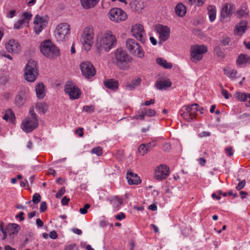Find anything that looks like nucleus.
<instances>
[{
    "instance_id": "obj_1",
    "label": "nucleus",
    "mask_w": 250,
    "mask_h": 250,
    "mask_svg": "<svg viewBox=\"0 0 250 250\" xmlns=\"http://www.w3.org/2000/svg\"><path fill=\"white\" fill-rule=\"evenodd\" d=\"M116 42V37L112 32L109 30L105 31L97 37L96 46L98 49V53L101 54L102 50L108 52L115 46Z\"/></svg>"
},
{
    "instance_id": "obj_2",
    "label": "nucleus",
    "mask_w": 250,
    "mask_h": 250,
    "mask_svg": "<svg viewBox=\"0 0 250 250\" xmlns=\"http://www.w3.org/2000/svg\"><path fill=\"white\" fill-rule=\"evenodd\" d=\"M113 61L116 66L122 70H127L132 59L126 51L122 48L116 49L113 53Z\"/></svg>"
},
{
    "instance_id": "obj_3",
    "label": "nucleus",
    "mask_w": 250,
    "mask_h": 250,
    "mask_svg": "<svg viewBox=\"0 0 250 250\" xmlns=\"http://www.w3.org/2000/svg\"><path fill=\"white\" fill-rule=\"evenodd\" d=\"M40 48L41 53L49 59H56L61 54L59 48L49 40L42 42Z\"/></svg>"
},
{
    "instance_id": "obj_4",
    "label": "nucleus",
    "mask_w": 250,
    "mask_h": 250,
    "mask_svg": "<svg viewBox=\"0 0 250 250\" xmlns=\"http://www.w3.org/2000/svg\"><path fill=\"white\" fill-rule=\"evenodd\" d=\"M38 125V120L34 108H30L29 115L23 120L21 128L24 132L29 133L36 128Z\"/></svg>"
},
{
    "instance_id": "obj_5",
    "label": "nucleus",
    "mask_w": 250,
    "mask_h": 250,
    "mask_svg": "<svg viewBox=\"0 0 250 250\" xmlns=\"http://www.w3.org/2000/svg\"><path fill=\"white\" fill-rule=\"evenodd\" d=\"M93 28L91 26L84 28L81 38L83 48L86 51L90 50L94 42Z\"/></svg>"
},
{
    "instance_id": "obj_6",
    "label": "nucleus",
    "mask_w": 250,
    "mask_h": 250,
    "mask_svg": "<svg viewBox=\"0 0 250 250\" xmlns=\"http://www.w3.org/2000/svg\"><path fill=\"white\" fill-rule=\"evenodd\" d=\"M126 46L128 51L134 56L143 58L145 52L139 43L133 39H128L126 42Z\"/></svg>"
},
{
    "instance_id": "obj_7",
    "label": "nucleus",
    "mask_w": 250,
    "mask_h": 250,
    "mask_svg": "<svg viewBox=\"0 0 250 250\" xmlns=\"http://www.w3.org/2000/svg\"><path fill=\"white\" fill-rule=\"evenodd\" d=\"M38 74L37 68V62L33 60H30L24 68V78L29 82H34Z\"/></svg>"
},
{
    "instance_id": "obj_8",
    "label": "nucleus",
    "mask_w": 250,
    "mask_h": 250,
    "mask_svg": "<svg viewBox=\"0 0 250 250\" xmlns=\"http://www.w3.org/2000/svg\"><path fill=\"white\" fill-rule=\"evenodd\" d=\"M70 32V25L67 23H61L56 27L55 36L57 41L63 42L68 39Z\"/></svg>"
},
{
    "instance_id": "obj_9",
    "label": "nucleus",
    "mask_w": 250,
    "mask_h": 250,
    "mask_svg": "<svg viewBox=\"0 0 250 250\" xmlns=\"http://www.w3.org/2000/svg\"><path fill=\"white\" fill-rule=\"evenodd\" d=\"M198 104H192L190 105H184L181 108L180 113L187 121H190L196 118L198 111Z\"/></svg>"
},
{
    "instance_id": "obj_10",
    "label": "nucleus",
    "mask_w": 250,
    "mask_h": 250,
    "mask_svg": "<svg viewBox=\"0 0 250 250\" xmlns=\"http://www.w3.org/2000/svg\"><path fill=\"white\" fill-rule=\"evenodd\" d=\"M208 51L207 46L204 45H195L190 48V59L196 62L201 61L204 55Z\"/></svg>"
},
{
    "instance_id": "obj_11",
    "label": "nucleus",
    "mask_w": 250,
    "mask_h": 250,
    "mask_svg": "<svg viewBox=\"0 0 250 250\" xmlns=\"http://www.w3.org/2000/svg\"><path fill=\"white\" fill-rule=\"evenodd\" d=\"M108 17L111 21L119 22L125 21L127 18V15L122 9L114 8L110 10Z\"/></svg>"
},
{
    "instance_id": "obj_12",
    "label": "nucleus",
    "mask_w": 250,
    "mask_h": 250,
    "mask_svg": "<svg viewBox=\"0 0 250 250\" xmlns=\"http://www.w3.org/2000/svg\"><path fill=\"white\" fill-rule=\"evenodd\" d=\"M64 91L72 100L78 99L81 94L78 87L72 82H68L65 85Z\"/></svg>"
},
{
    "instance_id": "obj_13",
    "label": "nucleus",
    "mask_w": 250,
    "mask_h": 250,
    "mask_svg": "<svg viewBox=\"0 0 250 250\" xmlns=\"http://www.w3.org/2000/svg\"><path fill=\"white\" fill-rule=\"evenodd\" d=\"M235 6L231 3H225L222 5L220 21L225 22L229 18L234 12Z\"/></svg>"
},
{
    "instance_id": "obj_14",
    "label": "nucleus",
    "mask_w": 250,
    "mask_h": 250,
    "mask_svg": "<svg viewBox=\"0 0 250 250\" xmlns=\"http://www.w3.org/2000/svg\"><path fill=\"white\" fill-rule=\"evenodd\" d=\"M80 67L82 75L86 79H90L95 74V69L92 63L86 61L81 62Z\"/></svg>"
},
{
    "instance_id": "obj_15",
    "label": "nucleus",
    "mask_w": 250,
    "mask_h": 250,
    "mask_svg": "<svg viewBox=\"0 0 250 250\" xmlns=\"http://www.w3.org/2000/svg\"><path fill=\"white\" fill-rule=\"evenodd\" d=\"M131 33L137 40L143 42L145 40L146 34L143 26L141 24H135L132 26Z\"/></svg>"
},
{
    "instance_id": "obj_16",
    "label": "nucleus",
    "mask_w": 250,
    "mask_h": 250,
    "mask_svg": "<svg viewBox=\"0 0 250 250\" xmlns=\"http://www.w3.org/2000/svg\"><path fill=\"white\" fill-rule=\"evenodd\" d=\"M47 23L46 19L43 17L36 15L34 20V28L37 34L40 33L44 28Z\"/></svg>"
},
{
    "instance_id": "obj_17",
    "label": "nucleus",
    "mask_w": 250,
    "mask_h": 250,
    "mask_svg": "<svg viewBox=\"0 0 250 250\" xmlns=\"http://www.w3.org/2000/svg\"><path fill=\"white\" fill-rule=\"evenodd\" d=\"M155 29L159 35V39L161 42H165L169 37L170 31L168 27L159 24L156 26Z\"/></svg>"
},
{
    "instance_id": "obj_18",
    "label": "nucleus",
    "mask_w": 250,
    "mask_h": 250,
    "mask_svg": "<svg viewBox=\"0 0 250 250\" xmlns=\"http://www.w3.org/2000/svg\"><path fill=\"white\" fill-rule=\"evenodd\" d=\"M5 46L6 50L9 53L18 54L21 49V45L19 42L13 39L10 40L6 42Z\"/></svg>"
},
{
    "instance_id": "obj_19",
    "label": "nucleus",
    "mask_w": 250,
    "mask_h": 250,
    "mask_svg": "<svg viewBox=\"0 0 250 250\" xmlns=\"http://www.w3.org/2000/svg\"><path fill=\"white\" fill-rule=\"evenodd\" d=\"M169 175V169L166 165H161L155 169L154 177L158 180L166 179Z\"/></svg>"
},
{
    "instance_id": "obj_20",
    "label": "nucleus",
    "mask_w": 250,
    "mask_h": 250,
    "mask_svg": "<svg viewBox=\"0 0 250 250\" xmlns=\"http://www.w3.org/2000/svg\"><path fill=\"white\" fill-rule=\"evenodd\" d=\"M32 14L31 12H25L23 13L20 19L14 23V28L20 29L22 25L27 24L30 21Z\"/></svg>"
},
{
    "instance_id": "obj_21",
    "label": "nucleus",
    "mask_w": 250,
    "mask_h": 250,
    "mask_svg": "<svg viewBox=\"0 0 250 250\" xmlns=\"http://www.w3.org/2000/svg\"><path fill=\"white\" fill-rule=\"evenodd\" d=\"M0 230L3 234V239H5L7 233L9 235L17 234L19 231V226L16 224H9L7 225L5 230L3 229L2 227H1Z\"/></svg>"
},
{
    "instance_id": "obj_22",
    "label": "nucleus",
    "mask_w": 250,
    "mask_h": 250,
    "mask_svg": "<svg viewBox=\"0 0 250 250\" xmlns=\"http://www.w3.org/2000/svg\"><path fill=\"white\" fill-rule=\"evenodd\" d=\"M248 29V22L246 20H241L236 24L234 33L238 36H242Z\"/></svg>"
},
{
    "instance_id": "obj_23",
    "label": "nucleus",
    "mask_w": 250,
    "mask_h": 250,
    "mask_svg": "<svg viewBox=\"0 0 250 250\" xmlns=\"http://www.w3.org/2000/svg\"><path fill=\"white\" fill-rule=\"evenodd\" d=\"M129 185H138L141 182L140 177L130 170H128L126 177Z\"/></svg>"
},
{
    "instance_id": "obj_24",
    "label": "nucleus",
    "mask_w": 250,
    "mask_h": 250,
    "mask_svg": "<svg viewBox=\"0 0 250 250\" xmlns=\"http://www.w3.org/2000/svg\"><path fill=\"white\" fill-rule=\"evenodd\" d=\"M100 0H80L82 7L85 9L93 8Z\"/></svg>"
},
{
    "instance_id": "obj_25",
    "label": "nucleus",
    "mask_w": 250,
    "mask_h": 250,
    "mask_svg": "<svg viewBox=\"0 0 250 250\" xmlns=\"http://www.w3.org/2000/svg\"><path fill=\"white\" fill-rule=\"evenodd\" d=\"M35 90L37 97L39 99H43L45 95L44 85L42 83H38L36 87Z\"/></svg>"
},
{
    "instance_id": "obj_26",
    "label": "nucleus",
    "mask_w": 250,
    "mask_h": 250,
    "mask_svg": "<svg viewBox=\"0 0 250 250\" xmlns=\"http://www.w3.org/2000/svg\"><path fill=\"white\" fill-rule=\"evenodd\" d=\"M235 96L241 102H247L249 104L247 106L250 107V93L237 92Z\"/></svg>"
},
{
    "instance_id": "obj_27",
    "label": "nucleus",
    "mask_w": 250,
    "mask_h": 250,
    "mask_svg": "<svg viewBox=\"0 0 250 250\" xmlns=\"http://www.w3.org/2000/svg\"><path fill=\"white\" fill-rule=\"evenodd\" d=\"M208 14L211 22H213L216 17V9L214 5H208L207 7Z\"/></svg>"
},
{
    "instance_id": "obj_28",
    "label": "nucleus",
    "mask_w": 250,
    "mask_h": 250,
    "mask_svg": "<svg viewBox=\"0 0 250 250\" xmlns=\"http://www.w3.org/2000/svg\"><path fill=\"white\" fill-rule=\"evenodd\" d=\"M122 203V199L118 196L113 197L110 200V204L112 205L115 211L118 210L120 209Z\"/></svg>"
},
{
    "instance_id": "obj_29",
    "label": "nucleus",
    "mask_w": 250,
    "mask_h": 250,
    "mask_svg": "<svg viewBox=\"0 0 250 250\" xmlns=\"http://www.w3.org/2000/svg\"><path fill=\"white\" fill-rule=\"evenodd\" d=\"M15 118V114L11 109H7L4 112L2 119L9 123H13Z\"/></svg>"
},
{
    "instance_id": "obj_30",
    "label": "nucleus",
    "mask_w": 250,
    "mask_h": 250,
    "mask_svg": "<svg viewBox=\"0 0 250 250\" xmlns=\"http://www.w3.org/2000/svg\"><path fill=\"white\" fill-rule=\"evenodd\" d=\"M171 83L168 80L157 81L156 84L157 88L159 89H165L171 85Z\"/></svg>"
},
{
    "instance_id": "obj_31",
    "label": "nucleus",
    "mask_w": 250,
    "mask_h": 250,
    "mask_svg": "<svg viewBox=\"0 0 250 250\" xmlns=\"http://www.w3.org/2000/svg\"><path fill=\"white\" fill-rule=\"evenodd\" d=\"M250 61V57L247 54H241L237 59V64L238 65H243L249 62Z\"/></svg>"
},
{
    "instance_id": "obj_32",
    "label": "nucleus",
    "mask_w": 250,
    "mask_h": 250,
    "mask_svg": "<svg viewBox=\"0 0 250 250\" xmlns=\"http://www.w3.org/2000/svg\"><path fill=\"white\" fill-rule=\"evenodd\" d=\"M175 12L179 17H183L186 13V7L182 3H179L175 7Z\"/></svg>"
},
{
    "instance_id": "obj_33",
    "label": "nucleus",
    "mask_w": 250,
    "mask_h": 250,
    "mask_svg": "<svg viewBox=\"0 0 250 250\" xmlns=\"http://www.w3.org/2000/svg\"><path fill=\"white\" fill-rule=\"evenodd\" d=\"M106 87L112 90L117 89L118 87V82L114 79H110L104 82Z\"/></svg>"
},
{
    "instance_id": "obj_34",
    "label": "nucleus",
    "mask_w": 250,
    "mask_h": 250,
    "mask_svg": "<svg viewBox=\"0 0 250 250\" xmlns=\"http://www.w3.org/2000/svg\"><path fill=\"white\" fill-rule=\"evenodd\" d=\"M249 13V9L246 5L242 6L237 11V15L240 18H245L248 16Z\"/></svg>"
},
{
    "instance_id": "obj_35",
    "label": "nucleus",
    "mask_w": 250,
    "mask_h": 250,
    "mask_svg": "<svg viewBox=\"0 0 250 250\" xmlns=\"http://www.w3.org/2000/svg\"><path fill=\"white\" fill-rule=\"evenodd\" d=\"M156 62L158 64L165 68H171L172 67V64L171 63L167 62L166 60L161 58L157 59Z\"/></svg>"
},
{
    "instance_id": "obj_36",
    "label": "nucleus",
    "mask_w": 250,
    "mask_h": 250,
    "mask_svg": "<svg viewBox=\"0 0 250 250\" xmlns=\"http://www.w3.org/2000/svg\"><path fill=\"white\" fill-rule=\"evenodd\" d=\"M141 82V80L140 78H137L136 79L133 80L130 83H127L126 84V88L128 90H131L136 86L138 85Z\"/></svg>"
},
{
    "instance_id": "obj_37",
    "label": "nucleus",
    "mask_w": 250,
    "mask_h": 250,
    "mask_svg": "<svg viewBox=\"0 0 250 250\" xmlns=\"http://www.w3.org/2000/svg\"><path fill=\"white\" fill-rule=\"evenodd\" d=\"M35 108L38 112L44 113L47 110V105L43 103H38L35 105Z\"/></svg>"
},
{
    "instance_id": "obj_38",
    "label": "nucleus",
    "mask_w": 250,
    "mask_h": 250,
    "mask_svg": "<svg viewBox=\"0 0 250 250\" xmlns=\"http://www.w3.org/2000/svg\"><path fill=\"white\" fill-rule=\"evenodd\" d=\"M224 72L225 74L229 77H230L232 79H234L236 78L237 71L234 69L230 68H225Z\"/></svg>"
},
{
    "instance_id": "obj_39",
    "label": "nucleus",
    "mask_w": 250,
    "mask_h": 250,
    "mask_svg": "<svg viewBox=\"0 0 250 250\" xmlns=\"http://www.w3.org/2000/svg\"><path fill=\"white\" fill-rule=\"evenodd\" d=\"M26 96L25 93L23 91H21L19 95L16 97V101L18 104H22L23 102L26 100Z\"/></svg>"
},
{
    "instance_id": "obj_40",
    "label": "nucleus",
    "mask_w": 250,
    "mask_h": 250,
    "mask_svg": "<svg viewBox=\"0 0 250 250\" xmlns=\"http://www.w3.org/2000/svg\"><path fill=\"white\" fill-rule=\"evenodd\" d=\"M143 113L148 117H153L156 115V111L154 109L150 108H143Z\"/></svg>"
},
{
    "instance_id": "obj_41",
    "label": "nucleus",
    "mask_w": 250,
    "mask_h": 250,
    "mask_svg": "<svg viewBox=\"0 0 250 250\" xmlns=\"http://www.w3.org/2000/svg\"><path fill=\"white\" fill-rule=\"evenodd\" d=\"M189 4H195L197 6H201L205 3L206 0H187Z\"/></svg>"
},
{
    "instance_id": "obj_42",
    "label": "nucleus",
    "mask_w": 250,
    "mask_h": 250,
    "mask_svg": "<svg viewBox=\"0 0 250 250\" xmlns=\"http://www.w3.org/2000/svg\"><path fill=\"white\" fill-rule=\"evenodd\" d=\"M149 151V150L148 149L147 147V146H146V144H142L139 147V148H138V151H139V153L141 155H144L145 154H146L148 151Z\"/></svg>"
},
{
    "instance_id": "obj_43",
    "label": "nucleus",
    "mask_w": 250,
    "mask_h": 250,
    "mask_svg": "<svg viewBox=\"0 0 250 250\" xmlns=\"http://www.w3.org/2000/svg\"><path fill=\"white\" fill-rule=\"evenodd\" d=\"M91 153L95 154L97 156H101L103 154V149L101 146H97L91 150Z\"/></svg>"
},
{
    "instance_id": "obj_44",
    "label": "nucleus",
    "mask_w": 250,
    "mask_h": 250,
    "mask_svg": "<svg viewBox=\"0 0 250 250\" xmlns=\"http://www.w3.org/2000/svg\"><path fill=\"white\" fill-rule=\"evenodd\" d=\"M145 114L143 113V110L142 109L138 111V114L136 115L134 118L138 120H143L145 119Z\"/></svg>"
},
{
    "instance_id": "obj_45",
    "label": "nucleus",
    "mask_w": 250,
    "mask_h": 250,
    "mask_svg": "<svg viewBox=\"0 0 250 250\" xmlns=\"http://www.w3.org/2000/svg\"><path fill=\"white\" fill-rule=\"evenodd\" d=\"M41 199V197L40 194L38 193H36L33 196L32 201L34 203V204H37L40 202Z\"/></svg>"
},
{
    "instance_id": "obj_46",
    "label": "nucleus",
    "mask_w": 250,
    "mask_h": 250,
    "mask_svg": "<svg viewBox=\"0 0 250 250\" xmlns=\"http://www.w3.org/2000/svg\"><path fill=\"white\" fill-rule=\"evenodd\" d=\"M83 110L88 113L93 112L94 111V107L93 105H85L83 106Z\"/></svg>"
},
{
    "instance_id": "obj_47",
    "label": "nucleus",
    "mask_w": 250,
    "mask_h": 250,
    "mask_svg": "<svg viewBox=\"0 0 250 250\" xmlns=\"http://www.w3.org/2000/svg\"><path fill=\"white\" fill-rule=\"evenodd\" d=\"M90 206L89 204H85L83 208H81L80 209V212L83 214H86L87 212V209L90 208Z\"/></svg>"
},
{
    "instance_id": "obj_48",
    "label": "nucleus",
    "mask_w": 250,
    "mask_h": 250,
    "mask_svg": "<svg viewBox=\"0 0 250 250\" xmlns=\"http://www.w3.org/2000/svg\"><path fill=\"white\" fill-rule=\"evenodd\" d=\"M65 250H78V248L76 244H70L65 247Z\"/></svg>"
},
{
    "instance_id": "obj_49",
    "label": "nucleus",
    "mask_w": 250,
    "mask_h": 250,
    "mask_svg": "<svg viewBox=\"0 0 250 250\" xmlns=\"http://www.w3.org/2000/svg\"><path fill=\"white\" fill-rule=\"evenodd\" d=\"M215 51L218 57H220L221 58H224L225 54L222 51L220 50L219 47H216V48L215 49Z\"/></svg>"
},
{
    "instance_id": "obj_50",
    "label": "nucleus",
    "mask_w": 250,
    "mask_h": 250,
    "mask_svg": "<svg viewBox=\"0 0 250 250\" xmlns=\"http://www.w3.org/2000/svg\"><path fill=\"white\" fill-rule=\"evenodd\" d=\"M65 191L64 188H62L60 190L56 193V196L57 198H60L64 194Z\"/></svg>"
},
{
    "instance_id": "obj_51",
    "label": "nucleus",
    "mask_w": 250,
    "mask_h": 250,
    "mask_svg": "<svg viewBox=\"0 0 250 250\" xmlns=\"http://www.w3.org/2000/svg\"><path fill=\"white\" fill-rule=\"evenodd\" d=\"M40 211L41 212H43L47 209V204L45 202H42L40 205Z\"/></svg>"
},
{
    "instance_id": "obj_52",
    "label": "nucleus",
    "mask_w": 250,
    "mask_h": 250,
    "mask_svg": "<svg viewBox=\"0 0 250 250\" xmlns=\"http://www.w3.org/2000/svg\"><path fill=\"white\" fill-rule=\"evenodd\" d=\"M245 185H246V181L245 180H243L238 183L237 186L236 187V188L237 190H240L244 187Z\"/></svg>"
},
{
    "instance_id": "obj_53",
    "label": "nucleus",
    "mask_w": 250,
    "mask_h": 250,
    "mask_svg": "<svg viewBox=\"0 0 250 250\" xmlns=\"http://www.w3.org/2000/svg\"><path fill=\"white\" fill-rule=\"evenodd\" d=\"M225 152L227 154V155L229 156H231L233 155V152L232 150V147H229L225 149Z\"/></svg>"
},
{
    "instance_id": "obj_54",
    "label": "nucleus",
    "mask_w": 250,
    "mask_h": 250,
    "mask_svg": "<svg viewBox=\"0 0 250 250\" xmlns=\"http://www.w3.org/2000/svg\"><path fill=\"white\" fill-rule=\"evenodd\" d=\"M230 41V39L228 37H224L222 40L221 42L224 45H228Z\"/></svg>"
},
{
    "instance_id": "obj_55",
    "label": "nucleus",
    "mask_w": 250,
    "mask_h": 250,
    "mask_svg": "<svg viewBox=\"0 0 250 250\" xmlns=\"http://www.w3.org/2000/svg\"><path fill=\"white\" fill-rule=\"evenodd\" d=\"M16 10H11L6 14V17L8 18H13L16 16Z\"/></svg>"
},
{
    "instance_id": "obj_56",
    "label": "nucleus",
    "mask_w": 250,
    "mask_h": 250,
    "mask_svg": "<svg viewBox=\"0 0 250 250\" xmlns=\"http://www.w3.org/2000/svg\"><path fill=\"white\" fill-rule=\"evenodd\" d=\"M146 145L147 146V147L148 149L149 150V151H150L151 148H152L153 147H154V146H156V143L155 141H152V142H151L149 143L146 144Z\"/></svg>"
},
{
    "instance_id": "obj_57",
    "label": "nucleus",
    "mask_w": 250,
    "mask_h": 250,
    "mask_svg": "<svg viewBox=\"0 0 250 250\" xmlns=\"http://www.w3.org/2000/svg\"><path fill=\"white\" fill-rule=\"evenodd\" d=\"M125 216L124 213L120 212L119 214L115 216L117 220H121L125 218Z\"/></svg>"
},
{
    "instance_id": "obj_58",
    "label": "nucleus",
    "mask_w": 250,
    "mask_h": 250,
    "mask_svg": "<svg viewBox=\"0 0 250 250\" xmlns=\"http://www.w3.org/2000/svg\"><path fill=\"white\" fill-rule=\"evenodd\" d=\"M49 236L52 238V239H56L58 237V234H57V233L56 232V231H55V230H53V231H51L50 233H49Z\"/></svg>"
},
{
    "instance_id": "obj_59",
    "label": "nucleus",
    "mask_w": 250,
    "mask_h": 250,
    "mask_svg": "<svg viewBox=\"0 0 250 250\" xmlns=\"http://www.w3.org/2000/svg\"><path fill=\"white\" fill-rule=\"evenodd\" d=\"M222 94L226 99H228L229 98V93L225 89H223L222 90Z\"/></svg>"
},
{
    "instance_id": "obj_60",
    "label": "nucleus",
    "mask_w": 250,
    "mask_h": 250,
    "mask_svg": "<svg viewBox=\"0 0 250 250\" xmlns=\"http://www.w3.org/2000/svg\"><path fill=\"white\" fill-rule=\"evenodd\" d=\"M76 133L80 137H83V128H79L76 130Z\"/></svg>"
},
{
    "instance_id": "obj_61",
    "label": "nucleus",
    "mask_w": 250,
    "mask_h": 250,
    "mask_svg": "<svg viewBox=\"0 0 250 250\" xmlns=\"http://www.w3.org/2000/svg\"><path fill=\"white\" fill-rule=\"evenodd\" d=\"M36 224L38 228H41L43 226V222L40 218L36 219Z\"/></svg>"
},
{
    "instance_id": "obj_62",
    "label": "nucleus",
    "mask_w": 250,
    "mask_h": 250,
    "mask_svg": "<svg viewBox=\"0 0 250 250\" xmlns=\"http://www.w3.org/2000/svg\"><path fill=\"white\" fill-rule=\"evenodd\" d=\"M69 201V199L67 198L66 196L63 197L62 200V204L63 205H66L68 204Z\"/></svg>"
},
{
    "instance_id": "obj_63",
    "label": "nucleus",
    "mask_w": 250,
    "mask_h": 250,
    "mask_svg": "<svg viewBox=\"0 0 250 250\" xmlns=\"http://www.w3.org/2000/svg\"><path fill=\"white\" fill-rule=\"evenodd\" d=\"M72 230L74 233L77 234L78 235H81L82 233V231L79 229L73 228L72 229Z\"/></svg>"
},
{
    "instance_id": "obj_64",
    "label": "nucleus",
    "mask_w": 250,
    "mask_h": 250,
    "mask_svg": "<svg viewBox=\"0 0 250 250\" xmlns=\"http://www.w3.org/2000/svg\"><path fill=\"white\" fill-rule=\"evenodd\" d=\"M24 215V213L23 212H20V213L18 215H17L16 216V218H19L20 220L23 221L24 219V218L23 217Z\"/></svg>"
}]
</instances>
